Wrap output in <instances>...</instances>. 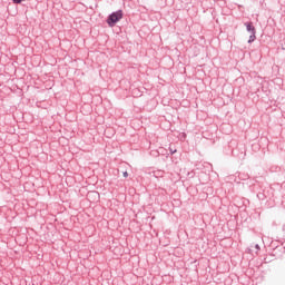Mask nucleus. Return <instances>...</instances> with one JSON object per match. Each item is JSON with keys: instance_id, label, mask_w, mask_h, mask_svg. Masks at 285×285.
Returning <instances> with one entry per match:
<instances>
[{"instance_id": "obj_1", "label": "nucleus", "mask_w": 285, "mask_h": 285, "mask_svg": "<svg viewBox=\"0 0 285 285\" xmlns=\"http://www.w3.org/2000/svg\"><path fill=\"white\" fill-rule=\"evenodd\" d=\"M121 19H124V11L118 10L116 12H112L108 19H107V23L110 28H115V26H117V23H119V21H121Z\"/></svg>"}, {"instance_id": "obj_2", "label": "nucleus", "mask_w": 285, "mask_h": 285, "mask_svg": "<svg viewBox=\"0 0 285 285\" xmlns=\"http://www.w3.org/2000/svg\"><path fill=\"white\" fill-rule=\"evenodd\" d=\"M247 32L250 33L248 43H253L255 39H257L255 26H253V22L245 23Z\"/></svg>"}, {"instance_id": "obj_3", "label": "nucleus", "mask_w": 285, "mask_h": 285, "mask_svg": "<svg viewBox=\"0 0 285 285\" xmlns=\"http://www.w3.org/2000/svg\"><path fill=\"white\" fill-rule=\"evenodd\" d=\"M87 197H88V199H90L92 197L94 202H99V193H97V191H89Z\"/></svg>"}, {"instance_id": "obj_4", "label": "nucleus", "mask_w": 285, "mask_h": 285, "mask_svg": "<svg viewBox=\"0 0 285 285\" xmlns=\"http://www.w3.org/2000/svg\"><path fill=\"white\" fill-rule=\"evenodd\" d=\"M256 250H259V244L255 245Z\"/></svg>"}, {"instance_id": "obj_5", "label": "nucleus", "mask_w": 285, "mask_h": 285, "mask_svg": "<svg viewBox=\"0 0 285 285\" xmlns=\"http://www.w3.org/2000/svg\"><path fill=\"white\" fill-rule=\"evenodd\" d=\"M124 177H128V173L127 171L124 173Z\"/></svg>"}]
</instances>
